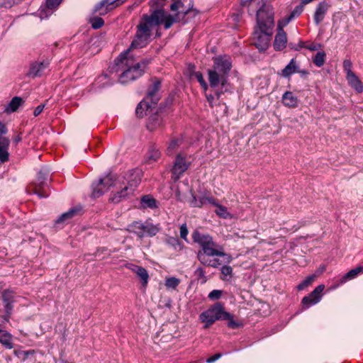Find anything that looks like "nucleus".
Masks as SVG:
<instances>
[{
  "instance_id": "49530a36",
  "label": "nucleus",
  "mask_w": 363,
  "mask_h": 363,
  "mask_svg": "<svg viewBox=\"0 0 363 363\" xmlns=\"http://www.w3.org/2000/svg\"><path fill=\"white\" fill-rule=\"evenodd\" d=\"M222 320H228V326L230 328L235 329L239 327V323L233 320V317L231 314L229 313V317L228 318H222Z\"/></svg>"
},
{
  "instance_id": "0e129e2a",
  "label": "nucleus",
  "mask_w": 363,
  "mask_h": 363,
  "mask_svg": "<svg viewBox=\"0 0 363 363\" xmlns=\"http://www.w3.org/2000/svg\"><path fill=\"white\" fill-rule=\"evenodd\" d=\"M0 133H7L6 125L0 121Z\"/></svg>"
},
{
  "instance_id": "13d9d810",
  "label": "nucleus",
  "mask_w": 363,
  "mask_h": 363,
  "mask_svg": "<svg viewBox=\"0 0 363 363\" xmlns=\"http://www.w3.org/2000/svg\"><path fill=\"white\" fill-rule=\"evenodd\" d=\"M44 107H45L44 104H40V105L38 106L34 110L33 115L35 116H38V115H40L42 113V111H43Z\"/></svg>"
},
{
  "instance_id": "37998d69",
  "label": "nucleus",
  "mask_w": 363,
  "mask_h": 363,
  "mask_svg": "<svg viewBox=\"0 0 363 363\" xmlns=\"http://www.w3.org/2000/svg\"><path fill=\"white\" fill-rule=\"evenodd\" d=\"M18 3L19 0H0V6L9 9L11 8L14 4Z\"/></svg>"
},
{
  "instance_id": "f704fd0d",
  "label": "nucleus",
  "mask_w": 363,
  "mask_h": 363,
  "mask_svg": "<svg viewBox=\"0 0 363 363\" xmlns=\"http://www.w3.org/2000/svg\"><path fill=\"white\" fill-rule=\"evenodd\" d=\"M318 275L312 274L306 277L302 282L297 286V289L301 291L310 286L317 278Z\"/></svg>"
},
{
  "instance_id": "680f3d73",
  "label": "nucleus",
  "mask_w": 363,
  "mask_h": 363,
  "mask_svg": "<svg viewBox=\"0 0 363 363\" xmlns=\"http://www.w3.org/2000/svg\"><path fill=\"white\" fill-rule=\"evenodd\" d=\"M320 47V45H315V44H312L309 46H307L306 48L310 50H312V51H314V50H318V48Z\"/></svg>"
},
{
  "instance_id": "4d7b16f0",
  "label": "nucleus",
  "mask_w": 363,
  "mask_h": 363,
  "mask_svg": "<svg viewBox=\"0 0 363 363\" xmlns=\"http://www.w3.org/2000/svg\"><path fill=\"white\" fill-rule=\"evenodd\" d=\"M202 197L205 200V204L208 203H211L216 206H218V203H216V200L214 198H213L212 196H204Z\"/></svg>"
},
{
  "instance_id": "4468645a",
  "label": "nucleus",
  "mask_w": 363,
  "mask_h": 363,
  "mask_svg": "<svg viewBox=\"0 0 363 363\" xmlns=\"http://www.w3.org/2000/svg\"><path fill=\"white\" fill-rule=\"evenodd\" d=\"M49 65L50 61L48 60H45L41 62L37 61L33 62L30 65L27 75L33 78L40 77L43 74L45 69L48 67Z\"/></svg>"
},
{
  "instance_id": "6e6552de",
  "label": "nucleus",
  "mask_w": 363,
  "mask_h": 363,
  "mask_svg": "<svg viewBox=\"0 0 363 363\" xmlns=\"http://www.w3.org/2000/svg\"><path fill=\"white\" fill-rule=\"evenodd\" d=\"M229 313L223 310V307L220 303H216L208 310L201 313L199 318L202 323H204V328H208L216 320H222V318H228Z\"/></svg>"
},
{
  "instance_id": "2f4dec72",
  "label": "nucleus",
  "mask_w": 363,
  "mask_h": 363,
  "mask_svg": "<svg viewBox=\"0 0 363 363\" xmlns=\"http://www.w3.org/2000/svg\"><path fill=\"white\" fill-rule=\"evenodd\" d=\"M141 205L143 208H152L156 207V201L151 196L145 195L141 198Z\"/></svg>"
},
{
  "instance_id": "aec40b11",
  "label": "nucleus",
  "mask_w": 363,
  "mask_h": 363,
  "mask_svg": "<svg viewBox=\"0 0 363 363\" xmlns=\"http://www.w3.org/2000/svg\"><path fill=\"white\" fill-rule=\"evenodd\" d=\"M13 336L8 331L0 329V344L6 349L11 350L13 347Z\"/></svg>"
},
{
  "instance_id": "412c9836",
  "label": "nucleus",
  "mask_w": 363,
  "mask_h": 363,
  "mask_svg": "<svg viewBox=\"0 0 363 363\" xmlns=\"http://www.w3.org/2000/svg\"><path fill=\"white\" fill-rule=\"evenodd\" d=\"M349 84L357 92L362 93L363 91V85L358 77L353 72L346 75Z\"/></svg>"
},
{
  "instance_id": "423d86ee",
  "label": "nucleus",
  "mask_w": 363,
  "mask_h": 363,
  "mask_svg": "<svg viewBox=\"0 0 363 363\" xmlns=\"http://www.w3.org/2000/svg\"><path fill=\"white\" fill-rule=\"evenodd\" d=\"M274 16L267 14L265 21L257 24V28L253 33L252 43L259 50H265L269 44L274 28Z\"/></svg>"
},
{
  "instance_id": "a878e982",
  "label": "nucleus",
  "mask_w": 363,
  "mask_h": 363,
  "mask_svg": "<svg viewBox=\"0 0 363 363\" xmlns=\"http://www.w3.org/2000/svg\"><path fill=\"white\" fill-rule=\"evenodd\" d=\"M160 156L161 153L159 149L155 146H152L146 154V162L151 164L157 161Z\"/></svg>"
},
{
  "instance_id": "bb28decb",
  "label": "nucleus",
  "mask_w": 363,
  "mask_h": 363,
  "mask_svg": "<svg viewBox=\"0 0 363 363\" xmlns=\"http://www.w3.org/2000/svg\"><path fill=\"white\" fill-rule=\"evenodd\" d=\"M143 237L145 235H147L150 237L155 236L160 231V227L158 225H153L152 223L148 222L143 223Z\"/></svg>"
},
{
  "instance_id": "6ab92c4d",
  "label": "nucleus",
  "mask_w": 363,
  "mask_h": 363,
  "mask_svg": "<svg viewBox=\"0 0 363 363\" xmlns=\"http://www.w3.org/2000/svg\"><path fill=\"white\" fill-rule=\"evenodd\" d=\"M363 270V268L362 267H357L354 269H351L347 273H346L343 277H342L337 284L334 286V288H336L339 286L340 285L345 283L346 281L349 280H352L357 277V276L362 272Z\"/></svg>"
},
{
  "instance_id": "20e7f679",
  "label": "nucleus",
  "mask_w": 363,
  "mask_h": 363,
  "mask_svg": "<svg viewBox=\"0 0 363 363\" xmlns=\"http://www.w3.org/2000/svg\"><path fill=\"white\" fill-rule=\"evenodd\" d=\"M192 239L201 247V250L197 253L199 261H201L203 257L217 256L224 257L226 263L231 262L233 259L232 256L225 253L223 251V247L214 242L213 238L208 234H204L195 230L192 233Z\"/></svg>"
},
{
  "instance_id": "b1692460",
  "label": "nucleus",
  "mask_w": 363,
  "mask_h": 363,
  "mask_svg": "<svg viewBox=\"0 0 363 363\" xmlns=\"http://www.w3.org/2000/svg\"><path fill=\"white\" fill-rule=\"evenodd\" d=\"M160 88V82L155 80L152 87L148 90L147 97L153 102L156 103L159 100L158 91Z\"/></svg>"
},
{
  "instance_id": "052dcab7",
  "label": "nucleus",
  "mask_w": 363,
  "mask_h": 363,
  "mask_svg": "<svg viewBox=\"0 0 363 363\" xmlns=\"http://www.w3.org/2000/svg\"><path fill=\"white\" fill-rule=\"evenodd\" d=\"M125 266L134 273H136V272L141 267V266L135 265L133 264H127Z\"/></svg>"
},
{
  "instance_id": "3c124183",
  "label": "nucleus",
  "mask_w": 363,
  "mask_h": 363,
  "mask_svg": "<svg viewBox=\"0 0 363 363\" xmlns=\"http://www.w3.org/2000/svg\"><path fill=\"white\" fill-rule=\"evenodd\" d=\"M13 296H12V294L11 292L10 291H4L2 294V300L4 301V303H12L13 302Z\"/></svg>"
},
{
  "instance_id": "f8f14e48",
  "label": "nucleus",
  "mask_w": 363,
  "mask_h": 363,
  "mask_svg": "<svg viewBox=\"0 0 363 363\" xmlns=\"http://www.w3.org/2000/svg\"><path fill=\"white\" fill-rule=\"evenodd\" d=\"M325 289L323 284H320L308 296L303 298L301 303L303 308H308L310 306L318 303L322 298V293Z\"/></svg>"
},
{
  "instance_id": "2eb2a0df",
  "label": "nucleus",
  "mask_w": 363,
  "mask_h": 363,
  "mask_svg": "<svg viewBox=\"0 0 363 363\" xmlns=\"http://www.w3.org/2000/svg\"><path fill=\"white\" fill-rule=\"evenodd\" d=\"M164 126L163 119L158 113L150 116L147 121L146 127L148 130L152 132L162 128Z\"/></svg>"
},
{
  "instance_id": "393cba45",
  "label": "nucleus",
  "mask_w": 363,
  "mask_h": 363,
  "mask_svg": "<svg viewBox=\"0 0 363 363\" xmlns=\"http://www.w3.org/2000/svg\"><path fill=\"white\" fill-rule=\"evenodd\" d=\"M283 104L289 107H296L298 104L297 98L291 91H286L282 96Z\"/></svg>"
},
{
  "instance_id": "c9c22d12",
  "label": "nucleus",
  "mask_w": 363,
  "mask_h": 363,
  "mask_svg": "<svg viewBox=\"0 0 363 363\" xmlns=\"http://www.w3.org/2000/svg\"><path fill=\"white\" fill-rule=\"evenodd\" d=\"M166 243L176 250H181L183 248L182 244L177 238L170 237L166 240Z\"/></svg>"
},
{
  "instance_id": "79ce46f5",
  "label": "nucleus",
  "mask_w": 363,
  "mask_h": 363,
  "mask_svg": "<svg viewBox=\"0 0 363 363\" xmlns=\"http://www.w3.org/2000/svg\"><path fill=\"white\" fill-rule=\"evenodd\" d=\"M196 79L200 83L201 87L206 91L208 89V84L203 79L202 74L200 72H196L194 74Z\"/></svg>"
},
{
  "instance_id": "4be33fe9",
  "label": "nucleus",
  "mask_w": 363,
  "mask_h": 363,
  "mask_svg": "<svg viewBox=\"0 0 363 363\" xmlns=\"http://www.w3.org/2000/svg\"><path fill=\"white\" fill-rule=\"evenodd\" d=\"M143 223L141 221H134L128 225L126 230L132 233L135 234L139 238H143Z\"/></svg>"
},
{
  "instance_id": "8fccbe9b",
  "label": "nucleus",
  "mask_w": 363,
  "mask_h": 363,
  "mask_svg": "<svg viewBox=\"0 0 363 363\" xmlns=\"http://www.w3.org/2000/svg\"><path fill=\"white\" fill-rule=\"evenodd\" d=\"M62 0H46V6L50 9H53L57 8Z\"/></svg>"
},
{
  "instance_id": "6e6d98bb",
  "label": "nucleus",
  "mask_w": 363,
  "mask_h": 363,
  "mask_svg": "<svg viewBox=\"0 0 363 363\" xmlns=\"http://www.w3.org/2000/svg\"><path fill=\"white\" fill-rule=\"evenodd\" d=\"M183 6V4L180 1H177L171 4L170 9L172 11H176Z\"/></svg>"
},
{
  "instance_id": "1a4fd4ad",
  "label": "nucleus",
  "mask_w": 363,
  "mask_h": 363,
  "mask_svg": "<svg viewBox=\"0 0 363 363\" xmlns=\"http://www.w3.org/2000/svg\"><path fill=\"white\" fill-rule=\"evenodd\" d=\"M47 175L39 172L36 179L32 182L27 186V192L30 194H36L39 198H46L48 194L45 191V187L47 186Z\"/></svg>"
},
{
  "instance_id": "9d476101",
  "label": "nucleus",
  "mask_w": 363,
  "mask_h": 363,
  "mask_svg": "<svg viewBox=\"0 0 363 363\" xmlns=\"http://www.w3.org/2000/svg\"><path fill=\"white\" fill-rule=\"evenodd\" d=\"M191 162L186 160V156L182 153L177 154L172 168L171 169L172 179L176 182L189 169Z\"/></svg>"
},
{
  "instance_id": "a211bd4d",
  "label": "nucleus",
  "mask_w": 363,
  "mask_h": 363,
  "mask_svg": "<svg viewBox=\"0 0 363 363\" xmlns=\"http://www.w3.org/2000/svg\"><path fill=\"white\" fill-rule=\"evenodd\" d=\"M81 211H82L81 206H78L72 207L67 212L62 213L59 217V218L56 220V223H64V222L74 218V216L79 215L81 213Z\"/></svg>"
},
{
  "instance_id": "c756f323",
  "label": "nucleus",
  "mask_w": 363,
  "mask_h": 363,
  "mask_svg": "<svg viewBox=\"0 0 363 363\" xmlns=\"http://www.w3.org/2000/svg\"><path fill=\"white\" fill-rule=\"evenodd\" d=\"M303 6L304 5L301 4L296 6L291 14L281 22L283 23V26L287 25L294 18L299 16L303 11Z\"/></svg>"
},
{
  "instance_id": "69168bd1",
  "label": "nucleus",
  "mask_w": 363,
  "mask_h": 363,
  "mask_svg": "<svg viewBox=\"0 0 363 363\" xmlns=\"http://www.w3.org/2000/svg\"><path fill=\"white\" fill-rule=\"evenodd\" d=\"M6 133H0V142H2L3 140H9L8 138L4 137V135Z\"/></svg>"
},
{
  "instance_id": "39448f33",
  "label": "nucleus",
  "mask_w": 363,
  "mask_h": 363,
  "mask_svg": "<svg viewBox=\"0 0 363 363\" xmlns=\"http://www.w3.org/2000/svg\"><path fill=\"white\" fill-rule=\"evenodd\" d=\"M124 179L125 182H123L121 184L114 179L115 184H116L115 186L119 184L120 190L116 191L110 198L113 203H118L133 193L141 182V172L138 169H133Z\"/></svg>"
},
{
  "instance_id": "5701e85b",
  "label": "nucleus",
  "mask_w": 363,
  "mask_h": 363,
  "mask_svg": "<svg viewBox=\"0 0 363 363\" xmlns=\"http://www.w3.org/2000/svg\"><path fill=\"white\" fill-rule=\"evenodd\" d=\"M10 145L9 140H3L0 142V162L4 163L9 160V153L8 149Z\"/></svg>"
},
{
  "instance_id": "09e8293b",
  "label": "nucleus",
  "mask_w": 363,
  "mask_h": 363,
  "mask_svg": "<svg viewBox=\"0 0 363 363\" xmlns=\"http://www.w3.org/2000/svg\"><path fill=\"white\" fill-rule=\"evenodd\" d=\"M4 307H5V313H6L4 319L6 321H8L9 318V315L11 313V311L13 309L12 303L8 302V303H4Z\"/></svg>"
},
{
  "instance_id": "603ef678",
  "label": "nucleus",
  "mask_w": 363,
  "mask_h": 363,
  "mask_svg": "<svg viewBox=\"0 0 363 363\" xmlns=\"http://www.w3.org/2000/svg\"><path fill=\"white\" fill-rule=\"evenodd\" d=\"M222 291L220 290H213L208 294V298L211 299H218L221 296Z\"/></svg>"
},
{
  "instance_id": "473e14b6",
  "label": "nucleus",
  "mask_w": 363,
  "mask_h": 363,
  "mask_svg": "<svg viewBox=\"0 0 363 363\" xmlns=\"http://www.w3.org/2000/svg\"><path fill=\"white\" fill-rule=\"evenodd\" d=\"M199 262L205 266L213 268H218L221 264V262L218 259H210L208 257L201 258V260Z\"/></svg>"
},
{
  "instance_id": "5fc2aeb1",
  "label": "nucleus",
  "mask_w": 363,
  "mask_h": 363,
  "mask_svg": "<svg viewBox=\"0 0 363 363\" xmlns=\"http://www.w3.org/2000/svg\"><path fill=\"white\" fill-rule=\"evenodd\" d=\"M220 270H221V274L224 277L230 276V275H231V274L233 272L232 267L230 266H228V265H225V266L222 267Z\"/></svg>"
},
{
  "instance_id": "0eeeda50",
  "label": "nucleus",
  "mask_w": 363,
  "mask_h": 363,
  "mask_svg": "<svg viewBox=\"0 0 363 363\" xmlns=\"http://www.w3.org/2000/svg\"><path fill=\"white\" fill-rule=\"evenodd\" d=\"M242 5L248 8L250 15L257 14V23L265 21L267 14L273 16L269 6H267L264 0H242Z\"/></svg>"
},
{
  "instance_id": "c03bdc74",
  "label": "nucleus",
  "mask_w": 363,
  "mask_h": 363,
  "mask_svg": "<svg viewBox=\"0 0 363 363\" xmlns=\"http://www.w3.org/2000/svg\"><path fill=\"white\" fill-rule=\"evenodd\" d=\"M216 207L217 209L216 210V213H217V215L225 218L228 217L229 213L228 212L227 208L225 206L218 204Z\"/></svg>"
},
{
  "instance_id": "ea45409f",
  "label": "nucleus",
  "mask_w": 363,
  "mask_h": 363,
  "mask_svg": "<svg viewBox=\"0 0 363 363\" xmlns=\"http://www.w3.org/2000/svg\"><path fill=\"white\" fill-rule=\"evenodd\" d=\"M89 23L94 29H99L104 25V21L101 17L91 18Z\"/></svg>"
},
{
  "instance_id": "e2e57ef3",
  "label": "nucleus",
  "mask_w": 363,
  "mask_h": 363,
  "mask_svg": "<svg viewBox=\"0 0 363 363\" xmlns=\"http://www.w3.org/2000/svg\"><path fill=\"white\" fill-rule=\"evenodd\" d=\"M206 99L208 102L209 103L211 106H213V102L214 100V96L213 95H206Z\"/></svg>"
},
{
  "instance_id": "dca6fc26",
  "label": "nucleus",
  "mask_w": 363,
  "mask_h": 363,
  "mask_svg": "<svg viewBox=\"0 0 363 363\" xmlns=\"http://www.w3.org/2000/svg\"><path fill=\"white\" fill-rule=\"evenodd\" d=\"M283 26H284L283 23L279 22L278 33L275 36L274 43V49L277 50H283L286 47V42H287L286 34L282 28Z\"/></svg>"
},
{
  "instance_id": "774afa93",
  "label": "nucleus",
  "mask_w": 363,
  "mask_h": 363,
  "mask_svg": "<svg viewBox=\"0 0 363 363\" xmlns=\"http://www.w3.org/2000/svg\"><path fill=\"white\" fill-rule=\"evenodd\" d=\"M157 4L160 6H162V2L165 1L166 0H157Z\"/></svg>"
},
{
  "instance_id": "a19ab883",
  "label": "nucleus",
  "mask_w": 363,
  "mask_h": 363,
  "mask_svg": "<svg viewBox=\"0 0 363 363\" xmlns=\"http://www.w3.org/2000/svg\"><path fill=\"white\" fill-rule=\"evenodd\" d=\"M179 284V280L175 277L167 279L165 286L169 289H175Z\"/></svg>"
},
{
  "instance_id": "e433bc0d",
  "label": "nucleus",
  "mask_w": 363,
  "mask_h": 363,
  "mask_svg": "<svg viewBox=\"0 0 363 363\" xmlns=\"http://www.w3.org/2000/svg\"><path fill=\"white\" fill-rule=\"evenodd\" d=\"M325 55L324 52H317L313 59V63L318 67L323 66L325 63Z\"/></svg>"
},
{
  "instance_id": "7c9ffc66",
  "label": "nucleus",
  "mask_w": 363,
  "mask_h": 363,
  "mask_svg": "<svg viewBox=\"0 0 363 363\" xmlns=\"http://www.w3.org/2000/svg\"><path fill=\"white\" fill-rule=\"evenodd\" d=\"M182 143V139L177 138L172 139L169 143L167 148V154L169 155H173L177 150L179 148Z\"/></svg>"
},
{
  "instance_id": "ddd939ff",
  "label": "nucleus",
  "mask_w": 363,
  "mask_h": 363,
  "mask_svg": "<svg viewBox=\"0 0 363 363\" xmlns=\"http://www.w3.org/2000/svg\"><path fill=\"white\" fill-rule=\"evenodd\" d=\"M126 0H103L99 3L94 11H99L100 15H105L108 11L117 7L124 3Z\"/></svg>"
},
{
  "instance_id": "72a5a7b5",
  "label": "nucleus",
  "mask_w": 363,
  "mask_h": 363,
  "mask_svg": "<svg viewBox=\"0 0 363 363\" xmlns=\"http://www.w3.org/2000/svg\"><path fill=\"white\" fill-rule=\"evenodd\" d=\"M137 276L140 279L142 285L146 286L149 280V274L147 270L141 267L135 273Z\"/></svg>"
},
{
  "instance_id": "c85d7f7f",
  "label": "nucleus",
  "mask_w": 363,
  "mask_h": 363,
  "mask_svg": "<svg viewBox=\"0 0 363 363\" xmlns=\"http://www.w3.org/2000/svg\"><path fill=\"white\" fill-rule=\"evenodd\" d=\"M298 72V66L294 59L291 60L290 62L282 70V75L288 77L292 74Z\"/></svg>"
},
{
  "instance_id": "9b49d317",
  "label": "nucleus",
  "mask_w": 363,
  "mask_h": 363,
  "mask_svg": "<svg viewBox=\"0 0 363 363\" xmlns=\"http://www.w3.org/2000/svg\"><path fill=\"white\" fill-rule=\"evenodd\" d=\"M113 176L108 174L103 179H100L97 182L93 183L91 196L94 198H98L106 192L111 186H115Z\"/></svg>"
},
{
  "instance_id": "bf43d9fd",
  "label": "nucleus",
  "mask_w": 363,
  "mask_h": 363,
  "mask_svg": "<svg viewBox=\"0 0 363 363\" xmlns=\"http://www.w3.org/2000/svg\"><path fill=\"white\" fill-rule=\"evenodd\" d=\"M220 357H221V354H220V353L216 354L213 355L212 357H209L208 359H207L206 362H207V363H213L215 361L218 360Z\"/></svg>"
},
{
  "instance_id": "58836bf2",
  "label": "nucleus",
  "mask_w": 363,
  "mask_h": 363,
  "mask_svg": "<svg viewBox=\"0 0 363 363\" xmlns=\"http://www.w3.org/2000/svg\"><path fill=\"white\" fill-rule=\"evenodd\" d=\"M189 203L192 207H201L205 205V200L203 197L197 198L194 194H191V199L189 201Z\"/></svg>"
},
{
  "instance_id": "f3484780",
  "label": "nucleus",
  "mask_w": 363,
  "mask_h": 363,
  "mask_svg": "<svg viewBox=\"0 0 363 363\" xmlns=\"http://www.w3.org/2000/svg\"><path fill=\"white\" fill-rule=\"evenodd\" d=\"M330 5L326 1L320 2L314 13L313 19L316 25H319L325 18Z\"/></svg>"
},
{
  "instance_id": "7ed1b4c3",
  "label": "nucleus",
  "mask_w": 363,
  "mask_h": 363,
  "mask_svg": "<svg viewBox=\"0 0 363 363\" xmlns=\"http://www.w3.org/2000/svg\"><path fill=\"white\" fill-rule=\"evenodd\" d=\"M231 67L232 63L230 57H218L214 59L212 68L208 70L210 86L213 88L220 86L221 90L216 93L218 99L222 94L230 89L228 76Z\"/></svg>"
},
{
  "instance_id": "f03ea898",
  "label": "nucleus",
  "mask_w": 363,
  "mask_h": 363,
  "mask_svg": "<svg viewBox=\"0 0 363 363\" xmlns=\"http://www.w3.org/2000/svg\"><path fill=\"white\" fill-rule=\"evenodd\" d=\"M133 50L129 47L115 60L116 72H121L119 77L121 84L128 83L141 77L149 63L148 60L135 62L130 55V52Z\"/></svg>"
},
{
  "instance_id": "4c0bfd02",
  "label": "nucleus",
  "mask_w": 363,
  "mask_h": 363,
  "mask_svg": "<svg viewBox=\"0 0 363 363\" xmlns=\"http://www.w3.org/2000/svg\"><path fill=\"white\" fill-rule=\"evenodd\" d=\"M147 108L148 105L146 102H140L135 109L136 116L139 118L143 117V116L145 114V111L147 110Z\"/></svg>"
},
{
  "instance_id": "338daca9",
  "label": "nucleus",
  "mask_w": 363,
  "mask_h": 363,
  "mask_svg": "<svg viewBox=\"0 0 363 363\" xmlns=\"http://www.w3.org/2000/svg\"><path fill=\"white\" fill-rule=\"evenodd\" d=\"M21 140V138L19 136L16 137L15 139H14V143H18L19 141Z\"/></svg>"
},
{
  "instance_id": "a18cd8bd",
  "label": "nucleus",
  "mask_w": 363,
  "mask_h": 363,
  "mask_svg": "<svg viewBox=\"0 0 363 363\" xmlns=\"http://www.w3.org/2000/svg\"><path fill=\"white\" fill-rule=\"evenodd\" d=\"M352 63L350 60H345L343 61V68L346 72V75L353 73L352 70Z\"/></svg>"
},
{
  "instance_id": "864d4df0",
  "label": "nucleus",
  "mask_w": 363,
  "mask_h": 363,
  "mask_svg": "<svg viewBox=\"0 0 363 363\" xmlns=\"http://www.w3.org/2000/svg\"><path fill=\"white\" fill-rule=\"evenodd\" d=\"M187 235H188V229L186 224L182 225L180 227V237L186 240H187Z\"/></svg>"
},
{
  "instance_id": "cd10ccee",
  "label": "nucleus",
  "mask_w": 363,
  "mask_h": 363,
  "mask_svg": "<svg viewBox=\"0 0 363 363\" xmlns=\"http://www.w3.org/2000/svg\"><path fill=\"white\" fill-rule=\"evenodd\" d=\"M23 99L19 96L13 97L5 108L6 113H12L17 111L18 107L23 104Z\"/></svg>"
},
{
  "instance_id": "de8ad7c7",
  "label": "nucleus",
  "mask_w": 363,
  "mask_h": 363,
  "mask_svg": "<svg viewBox=\"0 0 363 363\" xmlns=\"http://www.w3.org/2000/svg\"><path fill=\"white\" fill-rule=\"evenodd\" d=\"M195 274L199 279H202V283H205L206 281V272L202 267H198L195 271Z\"/></svg>"
},
{
  "instance_id": "f257e3e1",
  "label": "nucleus",
  "mask_w": 363,
  "mask_h": 363,
  "mask_svg": "<svg viewBox=\"0 0 363 363\" xmlns=\"http://www.w3.org/2000/svg\"><path fill=\"white\" fill-rule=\"evenodd\" d=\"M189 9L186 11H179L174 16L167 13L162 9L154 11L150 15H143L137 26V32L135 38L132 41L130 49H138L145 47L152 35V31L161 24L165 29H169L174 23L182 21L189 12Z\"/></svg>"
}]
</instances>
